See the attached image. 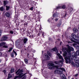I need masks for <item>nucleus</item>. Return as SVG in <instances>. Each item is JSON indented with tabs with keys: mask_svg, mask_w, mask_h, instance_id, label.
<instances>
[{
	"mask_svg": "<svg viewBox=\"0 0 79 79\" xmlns=\"http://www.w3.org/2000/svg\"><path fill=\"white\" fill-rule=\"evenodd\" d=\"M68 47L67 48H62V51L64 52L63 56H65L64 57V59L65 60L66 63H71V52L74 51L73 48L69 46V45H67Z\"/></svg>",
	"mask_w": 79,
	"mask_h": 79,
	"instance_id": "f257e3e1",
	"label": "nucleus"
},
{
	"mask_svg": "<svg viewBox=\"0 0 79 79\" xmlns=\"http://www.w3.org/2000/svg\"><path fill=\"white\" fill-rule=\"evenodd\" d=\"M57 55L58 56L59 59L60 60H60L58 61H55V63L56 64L59 65V66L60 67H62V66H63V61H64V59H63V56L60 55V54L57 53Z\"/></svg>",
	"mask_w": 79,
	"mask_h": 79,
	"instance_id": "f03ea898",
	"label": "nucleus"
},
{
	"mask_svg": "<svg viewBox=\"0 0 79 79\" xmlns=\"http://www.w3.org/2000/svg\"><path fill=\"white\" fill-rule=\"evenodd\" d=\"M23 72V70H20L19 69H18L17 72H16V74H17V75H19L18 76H15L13 79H16L18 77H19V78H21L22 77H23L24 76H25L26 73H24L23 74L22 73Z\"/></svg>",
	"mask_w": 79,
	"mask_h": 79,
	"instance_id": "7ed1b4c3",
	"label": "nucleus"
},
{
	"mask_svg": "<svg viewBox=\"0 0 79 79\" xmlns=\"http://www.w3.org/2000/svg\"><path fill=\"white\" fill-rule=\"evenodd\" d=\"M71 35L72 37L73 38L74 40H73V39H71V41H72V42H73L76 43V44H77L79 45V40L76 39V38L77 37L76 35H75L74 34H72Z\"/></svg>",
	"mask_w": 79,
	"mask_h": 79,
	"instance_id": "20e7f679",
	"label": "nucleus"
},
{
	"mask_svg": "<svg viewBox=\"0 0 79 79\" xmlns=\"http://www.w3.org/2000/svg\"><path fill=\"white\" fill-rule=\"evenodd\" d=\"M64 71V69L63 68H60L57 69L55 70L54 74H60V75H62V73L63 71Z\"/></svg>",
	"mask_w": 79,
	"mask_h": 79,
	"instance_id": "39448f33",
	"label": "nucleus"
},
{
	"mask_svg": "<svg viewBox=\"0 0 79 79\" xmlns=\"http://www.w3.org/2000/svg\"><path fill=\"white\" fill-rule=\"evenodd\" d=\"M15 45L16 47L18 48H21L23 46L22 44H20L19 43V40L17 41L15 43Z\"/></svg>",
	"mask_w": 79,
	"mask_h": 79,
	"instance_id": "423d86ee",
	"label": "nucleus"
},
{
	"mask_svg": "<svg viewBox=\"0 0 79 79\" xmlns=\"http://www.w3.org/2000/svg\"><path fill=\"white\" fill-rule=\"evenodd\" d=\"M59 16H60V14L57 12H56L53 15V17H54V18H57V17H58Z\"/></svg>",
	"mask_w": 79,
	"mask_h": 79,
	"instance_id": "0eeeda50",
	"label": "nucleus"
},
{
	"mask_svg": "<svg viewBox=\"0 0 79 79\" xmlns=\"http://www.w3.org/2000/svg\"><path fill=\"white\" fill-rule=\"evenodd\" d=\"M8 38L6 36H3L1 39V41H4L7 40Z\"/></svg>",
	"mask_w": 79,
	"mask_h": 79,
	"instance_id": "6e6552de",
	"label": "nucleus"
},
{
	"mask_svg": "<svg viewBox=\"0 0 79 79\" xmlns=\"http://www.w3.org/2000/svg\"><path fill=\"white\" fill-rule=\"evenodd\" d=\"M44 55L46 60H50V57H49V56H48L47 55V54H45Z\"/></svg>",
	"mask_w": 79,
	"mask_h": 79,
	"instance_id": "1a4fd4ad",
	"label": "nucleus"
},
{
	"mask_svg": "<svg viewBox=\"0 0 79 79\" xmlns=\"http://www.w3.org/2000/svg\"><path fill=\"white\" fill-rule=\"evenodd\" d=\"M73 31L74 33H76L77 32H78V30L76 28H73Z\"/></svg>",
	"mask_w": 79,
	"mask_h": 79,
	"instance_id": "9d476101",
	"label": "nucleus"
},
{
	"mask_svg": "<svg viewBox=\"0 0 79 79\" xmlns=\"http://www.w3.org/2000/svg\"><path fill=\"white\" fill-rule=\"evenodd\" d=\"M6 16L8 17V18H9L10 15V13L9 12H6L5 15Z\"/></svg>",
	"mask_w": 79,
	"mask_h": 79,
	"instance_id": "9b49d317",
	"label": "nucleus"
},
{
	"mask_svg": "<svg viewBox=\"0 0 79 79\" xmlns=\"http://www.w3.org/2000/svg\"><path fill=\"white\" fill-rule=\"evenodd\" d=\"M6 44L5 42H2L0 43V47H2L3 45H5Z\"/></svg>",
	"mask_w": 79,
	"mask_h": 79,
	"instance_id": "f8f14e48",
	"label": "nucleus"
},
{
	"mask_svg": "<svg viewBox=\"0 0 79 79\" xmlns=\"http://www.w3.org/2000/svg\"><path fill=\"white\" fill-rule=\"evenodd\" d=\"M54 66V64L52 63H49L48 65V66Z\"/></svg>",
	"mask_w": 79,
	"mask_h": 79,
	"instance_id": "ddd939ff",
	"label": "nucleus"
},
{
	"mask_svg": "<svg viewBox=\"0 0 79 79\" xmlns=\"http://www.w3.org/2000/svg\"><path fill=\"white\" fill-rule=\"evenodd\" d=\"M27 41V39L25 38L23 39V43L24 44H26V42Z\"/></svg>",
	"mask_w": 79,
	"mask_h": 79,
	"instance_id": "4468645a",
	"label": "nucleus"
},
{
	"mask_svg": "<svg viewBox=\"0 0 79 79\" xmlns=\"http://www.w3.org/2000/svg\"><path fill=\"white\" fill-rule=\"evenodd\" d=\"M52 50L54 51V52H56V53H58V50H57V48H55L52 49Z\"/></svg>",
	"mask_w": 79,
	"mask_h": 79,
	"instance_id": "2eb2a0df",
	"label": "nucleus"
},
{
	"mask_svg": "<svg viewBox=\"0 0 79 79\" xmlns=\"http://www.w3.org/2000/svg\"><path fill=\"white\" fill-rule=\"evenodd\" d=\"M76 55L77 56L78 55H79V50H78L76 52Z\"/></svg>",
	"mask_w": 79,
	"mask_h": 79,
	"instance_id": "dca6fc26",
	"label": "nucleus"
},
{
	"mask_svg": "<svg viewBox=\"0 0 79 79\" xmlns=\"http://www.w3.org/2000/svg\"><path fill=\"white\" fill-rule=\"evenodd\" d=\"M4 2V6H5V5H6V4H8V1H3Z\"/></svg>",
	"mask_w": 79,
	"mask_h": 79,
	"instance_id": "f3484780",
	"label": "nucleus"
},
{
	"mask_svg": "<svg viewBox=\"0 0 79 79\" xmlns=\"http://www.w3.org/2000/svg\"><path fill=\"white\" fill-rule=\"evenodd\" d=\"M6 11H8L9 10V9H10V7L9 6H6Z\"/></svg>",
	"mask_w": 79,
	"mask_h": 79,
	"instance_id": "a211bd4d",
	"label": "nucleus"
},
{
	"mask_svg": "<svg viewBox=\"0 0 79 79\" xmlns=\"http://www.w3.org/2000/svg\"><path fill=\"white\" fill-rule=\"evenodd\" d=\"M12 77V76L10 74H9L8 76V79H10V78H11Z\"/></svg>",
	"mask_w": 79,
	"mask_h": 79,
	"instance_id": "6ab92c4d",
	"label": "nucleus"
},
{
	"mask_svg": "<svg viewBox=\"0 0 79 79\" xmlns=\"http://www.w3.org/2000/svg\"><path fill=\"white\" fill-rule=\"evenodd\" d=\"M4 10V8H3V7L2 6L0 7V10H1V11H3Z\"/></svg>",
	"mask_w": 79,
	"mask_h": 79,
	"instance_id": "aec40b11",
	"label": "nucleus"
},
{
	"mask_svg": "<svg viewBox=\"0 0 79 79\" xmlns=\"http://www.w3.org/2000/svg\"><path fill=\"white\" fill-rule=\"evenodd\" d=\"M61 6H59V7H56V10H58L59 9H61Z\"/></svg>",
	"mask_w": 79,
	"mask_h": 79,
	"instance_id": "412c9836",
	"label": "nucleus"
},
{
	"mask_svg": "<svg viewBox=\"0 0 79 79\" xmlns=\"http://www.w3.org/2000/svg\"><path fill=\"white\" fill-rule=\"evenodd\" d=\"M61 9H65L66 8V6L65 5H63L61 7Z\"/></svg>",
	"mask_w": 79,
	"mask_h": 79,
	"instance_id": "4be33fe9",
	"label": "nucleus"
},
{
	"mask_svg": "<svg viewBox=\"0 0 79 79\" xmlns=\"http://www.w3.org/2000/svg\"><path fill=\"white\" fill-rule=\"evenodd\" d=\"M15 71V69L13 68H12L11 70V73H13Z\"/></svg>",
	"mask_w": 79,
	"mask_h": 79,
	"instance_id": "5701e85b",
	"label": "nucleus"
},
{
	"mask_svg": "<svg viewBox=\"0 0 79 79\" xmlns=\"http://www.w3.org/2000/svg\"><path fill=\"white\" fill-rule=\"evenodd\" d=\"M24 61L26 64H27L28 60L27 59H25Z\"/></svg>",
	"mask_w": 79,
	"mask_h": 79,
	"instance_id": "b1692460",
	"label": "nucleus"
},
{
	"mask_svg": "<svg viewBox=\"0 0 79 79\" xmlns=\"http://www.w3.org/2000/svg\"><path fill=\"white\" fill-rule=\"evenodd\" d=\"M69 10L70 12H71V11H73V8H69Z\"/></svg>",
	"mask_w": 79,
	"mask_h": 79,
	"instance_id": "393cba45",
	"label": "nucleus"
},
{
	"mask_svg": "<svg viewBox=\"0 0 79 79\" xmlns=\"http://www.w3.org/2000/svg\"><path fill=\"white\" fill-rule=\"evenodd\" d=\"M54 68H56V69H58V65L54 66Z\"/></svg>",
	"mask_w": 79,
	"mask_h": 79,
	"instance_id": "a878e982",
	"label": "nucleus"
},
{
	"mask_svg": "<svg viewBox=\"0 0 79 79\" xmlns=\"http://www.w3.org/2000/svg\"><path fill=\"white\" fill-rule=\"evenodd\" d=\"M13 52L14 53H15V56H16V55H17V53H16V52H15V50H13Z\"/></svg>",
	"mask_w": 79,
	"mask_h": 79,
	"instance_id": "bb28decb",
	"label": "nucleus"
},
{
	"mask_svg": "<svg viewBox=\"0 0 79 79\" xmlns=\"http://www.w3.org/2000/svg\"><path fill=\"white\" fill-rule=\"evenodd\" d=\"M47 53H48V55L49 56H51V53H49V52L48 51Z\"/></svg>",
	"mask_w": 79,
	"mask_h": 79,
	"instance_id": "cd10ccee",
	"label": "nucleus"
},
{
	"mask_svg": "<svg viewBox=\"0 0 79 79\" xmlns=\"http://www.w3.org/2000/svg\"><path fill=\"white\" fill-rule=\"evenodd\" d=\"M13 50V48H11L9 50L8 52H11V50Z\"/></svg>",
	"mask_w": 79,
	"mask_h": 79,
	"instance_id": "c85d7f7f",
	"label": "nucleus"
},
{
	"mask_svg": "<svg viewBox=\"0 0 79 79\" xmlns=\"http://www.w3.org/2000/svg\"><path fill=\"white\" fill-rule=\"evenodd\" d=\"M53 68L52 67H50L48 68V69H53Z\"/></svg>",
	"mask_w": 79,
	"mask_h": 79,
	"instance_id": "c756f323",
	"label": "nucleus"
},
{
	"mask_svg": "<svg viewBox=\"0 0 79 79\" xmlns=\"http://www.w3.org/2000/svg\"><path fill=\"white\" fill-rule=\"evenodd\" d=\"M26 76H25L23 77L22 78V79H26Z\"/></svg>",
	"mask_w": 79,
	"mask_h": 79,
	"instance_id": "7c9ffc66",
	"label": "nucleus"
},
{
	"mask_svg": "<svg viewBox=\"0 0 79 79\" xmlns=\"http://www.w3.org/2000/svg\"><path fill=\"white\" fill-rule=\"evenodd\" d=\"M30 10H31V11H32V10H33V7H32L31 8H30Z\"/></svg>",
	"mask_w": 79,
	"mask_h": 79,
	"instance_id": "2f4dec72",
	"label": "nucleus"
},
{
	"mask_svg": "<svg viewBox=\"0 0 79 79\" xmlns=\"http://www.w3.org/2000/svg\"><path fill=\"white\" fill-rule=\"evenodd\" d=\"M27 24H28L27 23H26V22L24 24L25 26H27Z\"/></svg>",
	"mask_w": 79,
	"mask_h": 79,
	"instance_id": "473e14b6",
	"label": "nucleus"
},
{
	"mask_svg": "<svg viewBox=\"0 0 79 79\" xmlns=\"http://www.w3.org/2000/svg\"><path fill=\"white\" fill-rule=\"evenodd\" d=\"M3 73H4L6 74V70H3Z\"/></svg>",
	"mask_w": 79,
	"mask_h": 79,
	"instance_id": "72a5a7b5",
	"label": "nucleus"
},
{
	"mask_svg": "<svg viewBox=\"0 0 79 79\" xmlns=\"http://www.w3.org/2000/svg\"><path fill=\"white\" fill-rule=\"evenodd\" d=\"M10 34H13V32L12 31H10Z\"/></svg>",
	"mask_w": 79,
	"mask_h": 79,
	"instance_id": "f704fd0d",
	"label": "nucleus"
},
{
	"mask_svg": "<svg viewBox=\"0 0 79 79\" xmlns=\"http://www.w3.org/2000/svg\"><path fill=\"white\" fill-rule=\"evenodd\" d=\"M58 18H56L55 19V20L56 21H58Z\"/></svg>",
	"mask_w": 79,
	"mask_h": 79,
	"instance_id": "c9c22d12",
	"label": "nucleus"
},
{
	"mask_svg": "<svg viewBox=\"0 0 79 79\" xmlns=\"http://www.w3.org/2000/svg\"><path fill=\"white\" fill-rule=\"evenodd\" d=\"M4 48H7L8 47L6 46H4Z\"/></svg>",
	"mask_w": 79,
	"mask_h": 79,
	"instance_id": "e433bc0d",
	"label": "nucleus"
},
{
	"mask_svg": "<svg viewBox=\"0 0 79 79\" xmlns=\"http://www.w3.org/2000/svg\"><path fill=\"white\" fill-rule=\"evenodd\" d=\"M76 77H77L78 76V74H77L75 75Z\"/></svg>",
	"mask_w": 79,
	"mask_h": 79,
	"instance_id": "4c0bfd02",
	"label": "nucleus"
},
{
	"mask_svg": "<svg viewBox=\"0 0 79 79\" xmlns=\"http://www.w3.org/2000/svg\"><path fill=\"white\" fill-rule=\"evenodd\" d=\"M62 79H66V77H63Z\"/></svg>",
	"mask_w": 79,
	"mask_h": 79,
	"instance_id": "58836bf2",
	"label": "nucleus"
},
{
	"mask_svg": "<svg viewBox=\"0 0 79 79\" xmlns=\"http://www.w3.org/2000/svg\"><path fill=\"white\" fill-rule=\"evenodd\" d=\"M2 34V31L0 30V36Z\"/></svg>",
	"mask_w": 79,
	"mask_h": 79,
	"instance_id": "ea45409f",
	"label": "nucleus"
},
{
	"mask_svg": "<svg viewBox=\"0 0 79 79\" xmlns=\"http://www.w3.org/2000/svg\"><path fill=\"white\" fill-rule=\"evenodd\" d=\"M11 57H14V55L12 54L11 55Z\"/></svg>",
	"mask_w": 79,
	"mask_h": 79,
	"instance_id": "a19ab883",
	"label": "nucleus"
},
{
	"mask_svg": "<svg viewBox=\"0 0 79 79\" xmlns=\"http://www.w3.org/2000/svg\"><path fill=\"white\" fill-rule=\"evenodd\" d=\"M29 37H30V38H31V37H33V36L31 35L29 36Z\"/></svg>",
	"mask_w": 79,
	"mask_h": 79,
	"instance_id": "79ce46f5",
	"label": "nucleus"
},
{
	"mask_svg": "<svg viewBox=\"0 0 79 79\" xmlns=\"http://www.w3.org/2000/svg\"><path fill=\"white\" fill-rule=\"evenodd\" d=\"M27 17V16H26V15L25 16H24L25 19V18H26Z\"/></svg>",
	"mask_w": 79,
	"mask_h": 79,
	"instance_id": "37998d69",
	"label": "nucleus"
},
{
	"mask_svg": "<svg viewBox=\"0 0 79 79\" xmlns=\"http://www.w3.org/2000/svg\"><path fill=\"white\" fill-rule=\"evenodd\" d=\"M2 52H0V56H1V55H2Z\"/></svg>",
	"mask_w": 79,
	"mask_h": 79,
	"instance_id": "c03bdc74",
	"label": "nucleus"
},
{
	"mask_svg": "<svg viewBox=\"0 0 79 79\" xmlns=\"http://www.w3.org/2000/svg\"><path fill=\"white\" fill-rule=\"evenodd\" d=\"M21 22H24V21L23 20H21Z\"/></svg>",
	"mask_w": 79,
	"mask_h": 79,
	"instance_id": "a18cd8bd",
	"label": "nucleus"
},
{
	"mask_svg": "<svg viewBox=\"0 0 79 79\" xmlns=\"http://www.w3.org/2000/svg\"><path fill=\"white\" fill-rule=\"evenodd\" d=\"M62 44V42H60V44L61 45Z\"/></svg>",
	"mask_w": 79,
	"mask_h": 79,
	"instance_id": "49530a36",
	"label": "nucleus"
},
{
	"mask_svg": "<svg viewBox=\"0 0 79 79\" xmlns=\"http://www.w3.org/2000/svg\"><path fill=\"white\" fill-rule=\"evenodd\" d=\"M60 53H62V52L61 51H60Z\"/></svg>",
	"mask_w": 79,
	"mask_h": 79,
	"instance_id": "de8ad7c7",
	"label": "nucleus"
},
{
	"mask_svg": "<svg viewBox=\"0 0 79 79\" xmlns=\"http://www.w3.org/2000/svg\"><path fill=\"white\" fill-rule=\"evenodd\" d=\"M25 50H26V49L25 48Z\"/></svg>",
	"mask_w": 79,
	"mask_h": 79,
	"instance_id": "09e8293b",
	"label": "nucleus"
},
{
	"mask_svg": "<svg viewBox=\"0 0 79 79\" xmlns=\"http://www.w3.org/2000/svg\"><path fill=\"white\" fill-rule=\"evenodd\" d=\"M1 62V60H0V63Z\"/></svg>",
	"mask_w": 79,
	"mask_h": 79,
	"instance_id": "8fccbe9b",
	"label": "nucleus"
},
{
	"mask_svg": "<svg viewBox=\"0 0 79 79\" xmlns=\"http://www.w3.org/2000/svg\"><path fill=\"white\" fill-rule=\"evenodd\" d=\"M42 35H44L43 34H42Z\"/></svg>",
	"mask_w": 79,
	"mask_h": 79,
	"instance_id": "3c124183",
	"label": "nucleus"
},
{
	"mask_svg": "<svg viewBox=\"0 0 79 79\" xmlns=\"http://www.w3.org/2000/svg\"><path fill=\"white\" fill-rule=\"evenodd\" d=\"M78 29L79 30V27H78Z\"/></svg>",
	"mask_w": 79,
	"mask_h": 79,
	"instance_id": "603ef678",
	"label": "nucleus"
},
{
	"mask_svg": "<svg viewBox=\"0 0 79 79\" xmlns=\"http://www.w3.org/2000/svg\"><path fill=\"white\" fill-rule=\"evenodd\" d=\"M63 35H62V37H63Z\"/></svg>",
	"mask_w": 79,
	"mask_h": 79,
	"instance_id": "864d4df0",
	"label": "nucleus"
},
{
	"mask_svg": "<svg viewBox=\"0 0 79 79\" xmlns=\"http://www.w3.org/2000/svg\"><path fill=\"white\" fill-rule=\"evenodd\" d=\"M21 52H22V51H21Z\"/></svg>",
	"mask_w": 79,
	"mask_h": 79,
	"instance_id": "5fc2aeb1",
	"label": "nucleus"
},
{
	"mask_svg": "<svg viewBox=\"0 0 79 79\" xmlns=\"http://www.w3.org/2000/svg\"><path fill=\"white\" fill-rule=\"evenodd\" d=\"M76 79H77V78H76Z\"/></svg>",
	"mask_w": 79,
	"mask_h": 79,
	"instance_id": "6e6d98bb",
	"label": "nucleus"
},
{
	"mask_svg": "<svg viewBox=\"0 0 79 79\" xmlns=\"http://www.w3.org/2000/svg\"><path fill=\"white\" fill-rule=\"evenodd\" d=\"M72 79H73V78H72Z\"/></svg>",
	"mask_w": 79,
	"mask_h": 79,
	"instance_id": "4d7b16f0",
	"label": "nucleus"
}]
</instances>
